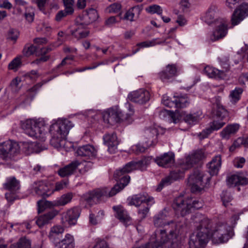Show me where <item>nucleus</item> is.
I'll return each mask as SVG.
<instances>
[{
  "label": "nucleus",
  "instance_id": "774afa93",
  "mask_svg": "<svg viewBox=\"0 0 248 248\" xmlns=\"http://www.w3.org/2000/svg\"><path fill=\"white\" fill-rule=\"evenodd\" d=\"M246 162V159L243 157H237L233 160L234 166L237 168H242Z\"/></svg>",
  "mask_w": 248,
  "mask_h": 248
},
{
  "label": "nucleus",
  "instance_id": "ddd939ff",
  "mask_svg": "<svg viewBox=\"0 0 248 248\" xmlns=\"http://www.w3.org/2000/svg\"><path fill=\"white\" fill-rule=\"evenodd\" d=\"M78 20L77 17L75 20V26L70 30V34L77 39L87 37L90 33L89 31L86 28L87 25L83 24V22L80 19Z\"/></svg>",
  "mask_w": 248,
  "mask_h": 248
},
{
  "label": "nucleus",
  "instance_id": "a878e982",
  "mask_svg": "<svg viewBox=\"0 0 248 248\" xmlns=\"http://www.w3.org/2000/svg\"><path fill=\"white\" fill-rule=\"evenodd\" d=\"M186 170V161L185 159H180L178 160L174 169L170 173L172 174V176L175 177V180L177 181L185 177Z\"/></svg>",
  "mask_w": 248,
  "mask_h": 248
},
{
  "label": "nucleus",
  "instance_id": "c756f323",
  "mask_svg": "<svg viewBox=\"0 0 248 248\" xmlns=\"http://www.w3.org/2000/svg\"><path fill=\"white\" fill-rule=\"evenodd\" d=\"M221 166V157L220 155L214 156L212 160L207 164L208 172L211 175H216L218 174Z\"/></svg>",
  "mask_w": 248,
  "mask_h": 248
},
{
  "label": "nucleus",
  "instance_id": "5701e85b",
  "mask_svg": "<svg viewBox=\"0 0 248 248\" xmlns=\"http://www.w3.org/2000/svg\"><path fill=\"white\" fill-rule=\"evenodd\" d=\"M150 202L151 204L155 203V202L153 197L149 196L147 194H139L133 196L130 199L128 204L138 207L142 203H149Z\"/></svg>",
  "mask_w": 248,
  "mask_h": 248
},
{
  "label": "nucleus",
  "instance_id": "864d4df0",
  "mask_svg": "<svg viewBox=\"0 0 248 248\" xmlns=\"http://www.w3.org/2000/svg\"><path fill=\"white\" fill-rule=\"evenodd\" d=\"M24 16L29 23L32 22L34 17V9L31 6L26 7Z\"/></svg>",
  "mask_w": 248,
  "mask_h": 248
},
{
  "label": "nucleus",
  "instance_id": "f704fd0d",
  "mask_svg": "<svg viewBox=\"0 0 248 248\" xmlns=\"http://www.w3.org/2000/svg\"><path fill=\"white\" fill-rule=\"evenodd\" d=\"M203 72L209 78L221 79L226 76L225 72L223 70H219L214 67L206 66L204 67Z\"/></svg>",
  "mask_w": 248,
  "mask_h": 248
},
{
  "label": "nucleus",
  "instance_id": "e2e57ef3",
  "mask_svg": "<svg viewBox=\"0 0 248 248\" xmlns=\"http://www.w3.org/2000/svg\"><path fill=\"white\" fill-rule=\"evenodd\" d=\"M152 205L151 202L146 203V206L139 209L138 214L141 219H144L146 217Z\"/></svg>",
  "mask_w": 248,
  "mask_h": 248
},
{
  "label": "nucleus",
  "instance_id": "6e6d98bb",
  "mask_svg": "<svg viewBox=\"0 0 248 248\" xmlns=\"http://www.w3.org/2000/svg\"><path fill=\"white\" fill-rule=\"evenodd\" d=\"M21 65V61L20 57H16L14 59L8 64V68L9 70H17Z\"/></svg>",
  "mask_w": 248,
  "mask_h": 248
},
{
  "label": "nucleus",
  "instance_id": "aec40b11",
  "mask_svg": "<svg viewBox=\"0 0 248 248\" xmlns=\"http://www.w3.org/2000/svg\"><path fill=\"white\" fill-rule=\"evenodd\" d=\"M173 209L177 214L182 217L186 215V196L185 193H181L173 200L172 205Z\"/></svg>",
  "mask_w": 248,
  "mask_h": 248
},
{
  "label": "nucleus",
  "instance_id": "9b49d317",
  "mask_svg": "<svg viewBox=\"0 0 248 248\" xmlns=\"http://www.w3.org/2000/svg\"><path fill=\"white\" fill-rule=\"evenodd\" d=\"M151 160V157H144L140 160L132 161L126 163L122 169L127 174L136 170H143L150 164Z\"/></svg>",
  "mask_w": 248,
  "mask_h": 248
},
{
  "label": "nucleus",
  "instance_id": "79ce46f5",
  "mask_svg": "<svg viewBox=\"0 0 248 248\" xmlns=\"http://www.w3.org/2000/svg\"><path fill=\"white\" fill-rule=\"evenodd\" d=\"M223 235L213 229V225L210 229V239H211L213 243L219 244L227 242L223 238Z\"/></svg>",
  "mask_w": 248,
  "mask_h": 248
},
{
  "label": "nucleus",
  "instance_id": "1a4fd4ad",
  "mask_svg": "<svg viewBox=\"0 0 248 248\" xmlns=\"http://www.w3.org/2000/svg\"><path fill=\"white\" fill-rule=\"evenodd\" d=\"M162 103L166 107H175L177 109H182L186 106V98L184 96H174L171 98L165 94L163 95Z\"/></svg>",
  "mask_w": 248,
  "mask_h": 248
},
{
  "label": "nucleus",
  "instance_id": "e433bc0d",
  "mask_svg": "<svg viewBox=\"0 0 248 248\" xmlns=\"http://www.w3.org/2000/svg\"><path fill=\"white\" fill-rule=\"evenodd\" d=\"M105 118H107L108 124H113L120 122L119 116V108H111L108 109L104 115Z\"/></svg>",
  "mask_w": 248,
  "mask_h": 248
},
{
  "label": "nucleus",
  "instance_id": "f03ea898",
  "mask_svg": "<svg viewBox=\"0 0 248 248\" xmlns=\"http://www.w3.org/2000/svg\"><path fill=\"white\" fill-rule=\"evenodd\" d=\"M213 223L210 219L204 217L196 226L198 232L189 237V248H204L210 239V229Z\"/></svg>",
  "mask_w": 248,
  "mask_h": 248
},
{
  "label": "nucleus",
  "instance_id": "4c0bfd02",
  "mask_svg": "<svg viewBox=\"0 0 248 248\" xmlns=\"http://www.w3.org/2000/svg\"><path fill=\"white\" fill-rule=\"evenodd\" d=\"M63 227L60 225L54 226L52 227L49 233L48 237L49 239L57 246L60 236L64 232Z\"/></svg>",
  "mask_w": 248,
  "mask_h": 248
},
{
  "label": "nucleus",
  "instance_id": "6e6552de",
  "mask_svg": "<svg viewBox=\"0 0 248 248\" xmlns=\"http://www.w3.org/2000/svg\"><path fill=\"white\" fill-rule=\"evenodd\" d=\"M228 22L226 18H221L218 22L215 24L216 29L209 36V40L215 42L224 38L228 33Z\"/></svg>",
  "mask_w": 248,
  "mask_h": 248
},
{
  "label": "nucleus",
  "instance_id": "8fccbe9b",
  "mask_svg": "<svg viewBox=\"0 0 248 248\" xmlns=\"http://www.w3.org/2000/svg\"><path fill=\"white\" fill-rule=\"evenodd\" d=\"M174 178V176H172V174L169 173L168 176L161 180L157 188V190L160 191L164 186H169L173 182L176 181Z\"/></svg>",
  "mask_w": 248,
  "mask_h": 248
},
{
  "label": "nucleus",
  "instance_id": "69168bd1",
  "mask_svg": "<svg viewBox=\"0 0 248 248\" xmlns=\"http://www.w3.org/2000/svg\"><path fill=\"white\" fill-rule=\"evenodd\" d=\"M19 36V32L16 29H10L8 33V39L16 41Z\"/></svg>",
  "mask_w": 248,
  "mask_h": 248
},
{
  "label": "nucleus",
  "instance_id": "20e7f679",
  "mask_svg": "<svg viewBox=\"0 0 248 248\" xmlns=\"http://www.w3.org/2000/svg\"><path fill=\"white\" fill-rule=\"evenodd\" d=\"M45 123L43 121L28 119L21 123V127L26 134L31 137L41 138L45 131Z\"/></svg>",
  "mask_w": 248,
  "mask_h": 248
},
{
  "label": "nucleus",
  "instance_id": "4d7b16f0",
  "mask_svg": "<svg viewBox=\"0 0 248 248\" xmlns=\"http://www.w3.org/2000/svg\"><path fill=\"white\" fill-rule=\"evenodd\" d=\"M65 7L64 11L70 15H72L74 13V0H62Z\"/></svg>",
  "mask_w": 248,
  "mask_h": 248
},
{
  "label": "nucleus",
  "instance_id": "39448f33",
  "mask_svg": "<svg viewBox=\"0 0 248 248\" xmlns=\"http://www.w3.org/2000/svg\"><path fill=\"white\" fill-rule=\"evenodd\" d=\"M29 191L33 195L46 198L53 194L52 185L45 180L35 181L31 185Z\"/></svg>",
  "mask_w": 248,
  "mask_h": 248
},
{
  "label": "nucleus",
  "instance_id": "603ef678",
  "mask_svg": "<svg viewBox=\"0 0 248 248\" xmlns=\"http://www.w3.org/2000/svg\"><path fill=\"white\" fill-rule=\"evenodd\" d=\"M165 216L163 212H160L154 217V225L156 227H160L165 224L164 222Z\"/></svg>",
  "mask_w": 248,
  "mask_h": 248
},
{
  "label": "nucleus",
  "instance_id": "7c9ffc66",
  "mask_svg": "<svg viewBox=\"0 0 248 248\" xmlns=\"http://www.w3.org/2000/svg\"><path fill=\"white\" fill-rule=\"evenodd\" d=\"M98 17V15L96 10L91 8L87 11L85 14L78 17V21L80 19L83 24L89 25L95 21Z\"/></svg>",
  "mask_w": 248,
  "mask_h": 248
},
{
  "label": "nucleus",
  "instance_id": "09e8293b",
  "mask_svg": "<svg viewBox=\"0 0 248 248\" xmlns=\"http://www.w3.org/2000/svg\"><path fill=\"white\" fill-rule=\"evenodd\" d=\"M243 92V90L239 87H236L234 90L232 91L229 95L231 102L233 104L237 102L240 99Z\"/></svg>",
  "mask_w": 248,
  "mask_h": 248
},
{
  "label": "nucleus",
  "instance_id": "13d9d810",
  "mask_svg": "<svg viewBox=\"0 0 248 248\" xmlns=\"http://www.w3.org/2000/svg\"><path fill=\"white\" fill-rule=\"evenodd\" d=\"M37 47L33 45H26L23 49V53L26 56H30L34 53Z\"/></svg>",
  "mask_w": 248,
  "mask_h": 248
},
{
  "label": "nucleus",
  "instance_id": "ea45409f",
  "mask_svg": "<svg viewBox=\"0 0 248 248\" xmlns=\"http://www.w3.org/2000/svg\"><path fill=\"white\" fill-rule=\"evenodd\" d=\"M20 182L15 177H10L6 179V182L3 184L5 189L11 192H16L20 188Z\"/></svg>",
  "mask_w": 248,
  "mask_h": 248
},
{
  "label": "nucleus",
  "instance_id": "6ab92c4d",
  "mask_svg": "<svg viewBox=\"0 0 248 248\" xmlns=\"http://www.w3.org/2000/svg\"><path fill=\"white\" fill-rule=\"evenodd\" d=\"M103 140L104 143L108 147V151L110 154L115 153L119 144L116 133L114 132L106 133L103 136Z\"/></svg>",
  "mask_w": 248,
  "mask_h": 248
},
{
  "label": "nucleus",
  "instance_id": "f3484780",
  "mask_svg": "<svg viewBox=\"0 0 248 248\" xmlns=\"http://www.w3.org/2000/svg\"><path fill=\"white\" fill-rule=\"evenodd\" d=\"M154 160L160 167L165 168H170L174 163L175 155L172 152L166 153L159 156H157L155 158Z\"/></svg>",
  "mask_w": 248,
  "mask_h": 248
},
{
  "label": "nucleus",
  "instance_id": "4be33fe9",
  "mask_svg": "<svg viewBox=\"0 0 248 248\" xmlns=\"http://www.w3.org/2000/svg\"><path fill=\"white\" fill-rule=\"evenodd\" d=\"M219 11L216 5H211L202 17L203 20L208 24H216L222 18L218 17Z\"/></svg>",
  "mask_w": 248,
  "mask_h": 248
},
{
  "label": "nucleus",
  "instance_id": "680f3d73",
  "mask_svg": "<svg viewBox=\"0 0 248 248\" xmlns=\"http://www.w3.org/2000/svg\"><path fill=\"white\" fill-rule=\"evenodd\" d=\"M146 11L150 14H157L159 15H161L162 14L163 10L161 7L158 5L154 4L150 5L146 9Z\"/></svg>",
  "mask_w": 248,
  "mask_h": 248
},
{
  "label": "nucleus",
  "instance_id": "c85d7f7f",
  "mask_svg": "<svg viewBox=\"0 0 248 248\" xmlns=\"http://www.w3.org/2000/svg\"><path fill=\"white\" fill-rule=\"evenodd\" d=\"M79 164V161L74 160L64 167L60 168L58 170V173L62 177H68L74 173Z\"/></svg>",
  "mask_w": 248,
  "mask_h": 248
},
{
  "label": "nucleus",
  "instance_id": "9d476101",
  "mask_svg": "<svg viewBox=\"0 0 248 248\" xmlns=\"http://www.w3.org/2000/svg\"><path fill=\"white\" fill-rule=\"evenodd\" d=\"M185 111L177 109L175 112L165 109L161 110L159 113L160 118L168 120L170 122L175 124L178 123L182 118L186 121L185 118Z\"/></svg>",
  "mask_w": 248,
  "mask_h": 248
},
{
  "label": "nucleus",
  "instance_id": "dca6fc26",
  "mask_svg": "<svg viewBox=\"0 0 248 248\" xmlns=\"http://www.w3.org/2000/svg\"><path fill=\"white\" fill-rule=\"evenodd\" d=\"M128 98L133 102L143 104L149 100L150 94L146 90L140 89L130 93Z\"/></svg>",
  "mask_w": 248,
  "mask_h": 248
},
{
  "label": "nucleus",
  "instance_id": "2f4dec72",
  "mask_svg": "<svg viewBox=\"0 0 248 248\" xmlns=\"http://www.w3.org/2000/svg\"><path fill=\"white\" fill-rule=\"evenodd\" d=\"M134 113L133 107L129 103L126 104L125 110H122L119 109V116L120 121H126L128 123L132 122V116Z\"/></svg>",
  "mask_w": 248,
  "mask_h": 248
},
{
  "label": "nucleus",
  "instance_id": "bf43d9fd",
  "mask_svg": "<svg viewBox=\"0 0 248 248\" xmlns=\"http://www.w3.org/2000/svg\"><path fill=\"white\" fill-rule=\"evenodd\" d=\"M202 207V203L199 201L194 200L192 201V200H188L187 199V212L188 210L194 208L195 209H198Z\"/></svg>",
  "mask_w": 248,
  "mask_h": 248
},
{
  "label": "nucleus",
  "instance_id": "5fc2aeb1",
  "mask_svg": "<svg viewBox=\"0 0 248 248\" xmlns=\"http://www.w3.org/2000/svg\"><path fill=\"white\" fill-rule=\"evenodd\" d=\"M221 198L223 204L225 207H228L232 205L230 202L232 200V197L230 193L227 191H223L222 193Z\"/></svg>",
  "mask_w": 248,
  "mask_h": 248
},
{
  "label": "nucleus",
  "instance_id": "0eeeda50",
  "mask_svg": "<svg viewBox=\"0 0 248 248\" xmlns=\"http://www.w3.org/2000/svg\"><path fill=\"white\" fill-rule=\"evenodd\" d=\"M118 186H114L110 189L108 187L95 189L89 192L86 201L91 202L92 200L100 201L104 198L111 197L115 195L118 192L116 188Z\"/></svg>",
  "mask_w": 248,
  "mask_h": 248
},
{
  "label": "nucleus",
  "instance_id": "37998d69",
  "mask_svg": "<svg viewBox=\"0 0 248 248\" xmlns=\"http://www.w3.org/2000/svg\"><path fill=\"white\" fill-rule=\"evenodd\" d=\"M238 124H232L227 125L220 132V135L223 139H228L232 134L235 133L239 129Z\"/></svg>",
  "mask_w": 248,
  "mask_h": 248
},
{
  "label": "nucleus",
  "instance_id": "423d86ee",
  "mask_svg": "<svg viewBox=\"0 0 248 248\" xmlns=\"http://www.w3.org/2000/svg\"><path fill=\"white\" fill-rule=\"evenodd\" d=\"M205 174L198 170H195L190 174L188 182L190 186V191L193 193H200L204 191L205 186L203 185V179Z\"/></svg>",
  "mask_w": 248,
  "mask_h": 248
},
{
  "label": "nucleus",
  "instance_id": "a211bd4d",
  "mask_svg": "<svg viewBox=\"0 0 248 248\" xmlns=\"http://www.w3.org/2000/svg\"><path fill=\"white\" fill-rule=\"evenodd\" d=\"M226 183L229 187H235L238 185H246L248 184V178L246 177L243 173H237L228 176Z\"/></svg>",
  "mask_w": 248,
  "mask_h": 248
},
{
  "label": "nucleus",
  "instance_id": "4468645a",
  "mask_svg": "<svg viewBox=\"0 0 248 248\" xmlns=\"http://www.w3.org/2000/svg\"><path fill=\"white\" fill-rule=\"evenodd\" d=\"M247 16H248V4L243 3L234 10L232 16V25L234 26L238 25Z\"/></svg>",
  "mask_w": 248,
  "mask_h": 248
},
{
  "label": "nucleus",
  "instance_id": "473e14b6",
  "mask_svg": "<svg viewBox=\"0 0 248 248\" xmlns=\"http://www.w3.org/2000/svg\"><path fill=\"white\" fill-rule=\"evenodd\" d=\"M58 214L59 211L57 210L50 211L39 216L36 221V223L39 227H41L44 225L48 223Z\"/></svg>",
  "mask_w": 248,
  "mask_h": 248
},
{
  "label": "nucleus",
  "instance_id": "c03bdc74",
  "mask_svg": "<svg viewBox=\"0 0 248 248\" xmlns=\"http://www.w3.org/2000/svg\"><path fill=\"white\" fill-rule=\"evenodd\" d=\"M158 135V130L156 127H153L147 128L144 131V137L148 139L150 145L155 140Z\"/></svg>",
  "mask_w": 248,
  "mask_h": 248
},
{
  "label": "nucleus",
  "instance_id": "f8f14e48",
  "mask_svg": "<svg viewBox=\"0 0 248 248\" xmlns=\"http://www.w3.org/2000/svg\"><path fill=\"white\" fill-rule=\"evenodd\" d=\"M80 209L77 207L71 208L62 215V222L64 225H73L77 223L80 214Z\"/></svg>",
  "mask_w": 248,
  "mask_h": 248
},
{
  "label": "nucleus",
  "instance_id": "cd10ccee",
  "mask_svg": "<svg viewBox=\"0 0 248 248\" xmlns=\"http://www.w3.org/2000/svg\"><path fill=\"white\" fill-rule=\"evenodd\" d=\"M205 157L206 155L203 150L200 149L193 151L187 156V169L193 167Z\"/></svg>",
  "mask_w": 248,
  "mask_h": 248
},
{
  "label": "nucleus",
  "instance_id": "0e129e2a",
  "mask_svg": "<svg viewBox=\"0 0 248 248\" xmlns=\"http://www.w3.org/2000/svg\"><path fill=\"white\" fill-rule=\"evenodd\" d=\"M68 185V181L62 180L57 182L54 188L52 185L53 194L55 191H58L66 187Z\"/></svg>",
  "mask_w": 248,
  "mask_h": 248
},
{
  "label": "nucleus",
  "instance_id": "de8ad7c7",
  "mask_svg": "<svg viewBox=\"0 0 248 248\" xmlns=\"http://www.w3.org/2000/svg\"><path fill=\"white\" fill-rule=\"evenodd\" d=\"M202 112L198 110L187 115V124H189L190 126L196 124L202 119Z\"/></svg>",
  "mask_w": 248,
  "mask_h": 248
},
{
  "label": "nucleus",
  "instance_id": "58836bf2",
  "mask_svg": "<svg viewBox=\"0 0 248 248\" xmlns=\"http://www.w3.org/2000/svg\"><path fill=\"white\" fill-rule=\"evenodd\" d=\"M23 145V151L27 155L32 153H39L42 150L40 144L37 142H24Z\"/></svg>",
  "mask_w": 248,
  "mask_h": 248
},
{
  "label": "nucleus",
  "instance_id": "393cba45",
  "mask_svg": "<svg viewBox=\"0 0 248 248\" xmlns=\"http://www.w3.org/2000/svg\"><path fill=\"white\" fill-rule=\"evenodd\" d=\"M76 153L78 156L86 157L89 158L94 157L97 155L96 149L94 146L90 144L78 147Z\"/></svg>",
  "mask_w": 248,
  "mask_h": 248
},
{
  "label": "nucleus",
  "instance_id": "052dcab7",
  "mask_svg": "<svg viewBox=\"0 0 248 248\" xmlns=\"http://www.w3.org/2000/svg\"><path fill=\"white\" fill-rule=\"evenodd\" d=\"M16 244L17 248H31V241L26 238H21Z\"/></svg>",
  "mask_w": 248,
  "mask_h": 248
},
{
  "label": "nucleus",
  "instance_id": "72a5a7b5",
  "mask_svg": "<svg viewBox=\"0 0 248 248\" xmlns=\"http://www.w3.org/2000/svg\"><path fill=\"white\" fill-rule=\"evenodd\" d=\"M225 124V122L223 120H214L210 123L209 126L205 129L202 130L201 134L203 138H206L209 135L214 131H217L221 128Z\"/></svg>",
  "mask_w": 248,
  "mask_h": 248
},
{
  "label": "nucleus",
  "instance_id": "7ed1b4c3",
  "mask_svg": "<svg viewBox=\"0 0 248 248\" xmlns=\"http://www.w3.org/2000/svg\"><path fill=\"white\" fill-rule=\"evenodd\" d=\"M20 146L18 142L7 140L0 143V158L7 163H12L19 158Z\"/></svg>",
  "mask_w": 248,
  "mask_h": 248
},
{
  "label": "nucleus",
  "instance_id": "f257e3e1",
  "mask_svg": "<svg viewBox=\"0 0 248 248\" xmlns=\"http://www.w3.org/2000/svg\"><path fill=\"white\" fill-rule=\"evenodd\" d=\"M73 126L72 122L66 119L59 120L56 123L52 124L50 127L51 135L50 144L58 149L64 147L65 138L70 129Z\"/></svg>",
  "mask_w": 248,
  "mask_h": 248
},
{
  "label": "nucleus",
  "instance_id": "338daca9",
  "mask_svg": "<svg viewBox=\"0 0 248 248\" xmlns=\"http://www.w3.org/2000/svg\"><path fill=\"white\" fill-rule=\"evenodd\" d=\"M121 5L119 3H114L108 7V10L110 13H116L120 11Z\"/></svg>",
  "mask_w": 248,
  "mask_h": 248
},
{
  "label": "nucleus",
  "instance_id": "a18cd8bd",
  "mask_svg": "<svg viewBox=\"0 0 248 248\" xmlns=\"http://www.w3.org/2000/svg\"><path fill=\"white\" fill-rule=\"evenodd\" d=\"M140 11L141 9L139 6L133 7L125 13L124 19L131 22L133 21L135 16H138L140 14Z\"/></svg>",
  "mask_w": 248,
  "mask_h": 248
},
{
  "label": "nucleus",
  "instance_id": "bb28decb",
  "mask_svg": "<svg viewBox=\"0 0 248 248\" xmlns=\"http://www.w3.org/2000/svg\"><path fill=\"white\" fill-rule=\"evenodd\" d=\"M213 229L222 233L225 240H229L233 235L232 227L226 223L219 222Z\"/></svg>",
  "mask_w": 248,
  "mask_h": 248
},
{
  "label": "nucleus",
  "instance_id": "2eb2a0df",
  "mask_svg": "<svg viewBox=\"0 0 248 248\" xmlns=\"http://www.w3.org/2000/svg\"><path fill=\"white\" fill-rule=\"evenodd\" d=\"M113 177L117 182L114 186H118V188H116L118 193L123 189L129 184L130 180V176L124 171L122 168L117 170L114 172Z\"/></svg>",
  "mask_w": 248,
  "mask_h": 248
},
{
  "label": "nucleus",
  "instance_id": "3c124183",
  "mask_svg": "<svg viewBox=\"0 0 248 248\" xmlns=\"http://www.w3.org/2000/svg\"><path fill=\"white\" fill-rule=\"evenodd\" d=\"M80 162L79 167V172L81 174H84L93 167V163L91 161Z\"/></svg>",
  "mask_w": 248,
  "mask_h": 248
},
{
  "label": "nucleus",
  "instance_id": "412c9836",
  "mask_svg": "<svg viewBox=\"0 0 248 248\" xmlns=\"http://www.w3.org/2000/svg\"><path fill=\"white\" fill-rule=\"evenodd\" d=\"M180 69L175 64H169L165 69L159 73L160 78L164 82L176 76Z\"/></svg>",
  "mask_w": 248,
  "mask_h": 248
},
{
  "label": "nucleus",
  "instance_id": "49530a36",
  "mask_svg": "<svg viewBox=\"0 0 248 248\" xmlns=\"http://www.w3.org/2000/svg\"><path fill=\"white\" fill-rule=\"evenodd\" d=\"M74 195V194L72 192H68L63 194L55 200V205H58V206H64L71 201Z\"/></svg>",
  "mask_w": 248,
  "mask_h": 248
},
{
  "label": "nucleus",
  "instance_id": "c9c22d12",
  "mask_svg": "<svg viewBox=\"0 0 248 248\" xmlns=\"http://www.w3.org/2000/svg\"><path fill=\"white\" fill-rule=\"evenodd\" d=\"M212 114L215 118L221 120H223L228 116L227 110L219 103H217L214 105Z\"/></svg>",
  "mask_w": 248,
  "mask_h": 248
},
{
  "label": "nucleus",
  "instance_id": "a19ab883",
  "mask_svg": "<svg viewBox=\"0 0 248 248\" xmlns=\"http://www.w3.org/2000/svg\"><path fill=\"white\" fill-rule=\"evenodd\" d=\"M58 248H74L75 240L73 235L67 233L63 239L58 242Z\"/></svg>",
  "mask_w": 248,
  "mask_h": 248
},
{
  "label": "nucleus",
  "instance_id": "b1692460",
  "mask_svg": "<svg viewBox=\"0 0 248 248\" xmlns=\"http://www.w3.org/2000/svg\"><path fill=\"white\" fill-rule=\"evenodd\" d=\"M115 212V217L126 226L130 225L132 218L128 214L127 211L121 205L114 206L112 207Z\"/></svg>",
  "mask_w": 248,
  "mask_h": 248
}]
</instances>
